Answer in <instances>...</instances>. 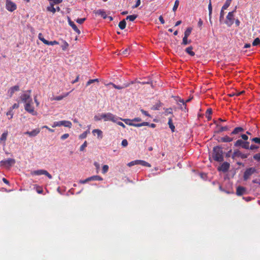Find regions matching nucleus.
I'll use <instances>...</instances> for the list:
<instances>
[{
    "instance_id": "obj_1",
    "label": "nucleus",
    "mask_w": 260,
    "mask_h": 260,
    "mask_svg": "<svg viewBox=\"0 0 260 260\" xmlns=\"http://www.w3.org/2000/svg\"><path fill=\"white\" fill-rule=\"evenodd\" d=\"M213 158L217 161H222L223 159V151L222 149L218 147H215L213 149L212 155Z\"/></svg>"
},
{
    "instance_id": "obj_2",
    "label": "nucleus",
    "mask_w": 260,
    "mask_h": 260,
    "mask_svg": "<svg viewBox=\"0 0 260 260\" xmlns=\"http://www.w3.org/2000/svg\"><path fill=\"white\" fill-rule=\"evenodd\" d=\"M103 118L104 121H112L113 122H116V119H121L120 117L110 112L103 113Z\"/></svg>"
},
{
    "instance_id": "obj_3",
    "label": "nucleus",
    "mask_w": 260,
    "mask_h": 260,
    "mask_svg": "<svg viewBox=\"0 0 260 260\" xmlns=\"http://www.w3.org/2000/svg\"><path fill=\"white\" fill-rule=\"evenodd\" d=\"M24 109L32 115H37V112L35 111L32 100L24 104Z\"/></svg>"
},
{
    "instance_id": "obj_4",
    "label": "nucleus",
    "mask_w": 260,
    "mask_h": 260,
    "mask_svg": "<svg viewBox=\"0 0 260 260\" xmlns=\"http://www.w3.org/2000/svg\"><path fill=\"white\" fill-rule=\"evenodd\" d=\"M64 126V127L71 128L72 126V124L71 121L68 120H62L58 121H55L52 125V127H55L57 126Z\"/></svg>"
},
{
    "instance_id": "obj_5",
    "label": "nucleus",
    "mask_w": 260,
    "mask_h": 260,
    "mask_svg": "<svg viewBox=\"0 0 260 260\" xmlns=\"http://www.w3.org/2000/svg\"><path fill=\"white\" fill-rule=\"evenodd\" d=\"M15 163V160L13 158H8L1 161V166L6 168H9Z\"/></svg>"
},
{
    "instance_id": "obj_6",
    "label": "nucleus",
    "mask_w": 260,
    "mask_h": 260,
    "mask_svg": "<svg viewBox=\"0 0 260 260\" xmlns=\"http://www.w3.org/2000/svg\"><path fill=\"white\" fill-rule=\"evenodd\" d=\"M30 90H27L24 91L20 96L21 100L25 104L29 101H32L30 96Z\"/></svg>"
},
{
    "instance_id": "obj_7",
    "label": "nucleus",
    "mask_w": 260,
    "mask_h": 260,
    "mask_svg": "<svg viewBox=\"0 0 260 260\" xmlns=\"http://www.w3.org/2000/svg\"><path fill=\"white\" fill-rule=\"evenodd\" d=\"M235 11L230 12L228 13L226 16V19L225 21V24L229 26H231L234 22V13Z\"/></svg>"
},
{
    "instance_id": "obj_8",
    "label": "nucleus",
    "mask_w": 260,
    "mask_h": 260,
    "mask_svg": "<svg viewBox=\"0 0 260 260\" xmlns=\"http://www.w3.org/2000/svg\"><path fill=\"white\" fill-rule=\"evenodd\" d=\"M6 7L10 12H13L17 9L16 5L11 0H6Z\"/></svg>"
},
{
    "instance_id": "obj_9",
    "label": "nucleus",
    "mask_w": 260,
    "mask_h": 260,
    "mask_svg": "<svg viewBox=\"0 0 260 260\" xmlns=\"http://www.w3.org/2000/svg\"><path fill=\"white\" fill-rule=\"evenodd\" d=\"M31 174L35 175H45L49 179H52V176L47 171L44 170H38L34 171L31 173Z\"/></svg>"
},
{
    "instance_id": "obj_10",
    "label": "nucleus",
    "mask_w": 260,
    "mask_h": 260,
    "mask_svg": "<svg viewBox=\"0 0 260 260\" xmlns=\"http://www.w3.org/2000/svg\"><path fill=\"white\" fill-rule=\"evenodd\" d=\"M40 132V129L39 128H35L31 131H27L24 133L25 135H28L30 137H34L37 136Z\"/></svg>"
},
{
    "instance_id": "obj_11",
    "label": "nucleus",
    "mask_w": 260,
    "mask_h": 260,
    "mask_svg": "<svg viewBox=\"0 0 260 260\" xmlns=\"http://www.w3.org/2000/svg\"><path fill=\"white\" fill-rule=\"evenodd\" d=\"M255 170L253 168H249L246 170L244 174V180H247L254 172Z\"/></svg>"
},
{
    "instance_id": "obj_12",
    "label": "nucleus",
    "mask_w": 260,
    "mask_h": 260,
    "mask_svg": "<svg viewBox=\"0 0 260 260\" xmlns=\"http://www.w3.org/2000/svg\"><path fill=\"white\" fill-rule=\"evenodd\" d=\"M230 168V164L227 162H224L220 167L218 168V170L223 172H226Z\"/></svg>"
},
{
    "instance_id": "obj_13",
    "label": "nucleus",
    "mask_w": 260,
    "mask_h": 260,
    "mask_svg": "<svg viewBox=\"0 0 260 260\" xmlns=\"http://www.w3.org/2000/svg\"><path fill=\"white\" fill-rule=\"evenodd\" d=\"M19 90V87L18 85H15L14 86L12 87L8 90V94L10 97H12L13 94L15 91H17Z\"/></svg>"
},
{
    "instance_id": "obj_14",
    "label": "nucleus",
    "mask_w": 260,
    "mask_h": 260,
    "mask_svg": "<svg viewBox=\"0 0 260 260\" xmlns=\"http://www.w3.org/2000/svg\"><path fill=\"white\" fill-rule=\"evenodd\" d=\"M191 100V99H187L186 102H185L183 100L179 99L178 100H176L178 104H179V103H181L183 106H181L180 108L183 110L184 109H186V105L185 104L186 103L189 102Z\"/></svg>"
},
{
    "instance_id": "obj_15",
    "label": "nucleus",
    "mask_w": 260,
    "mask_h": 260,
    "mask_svg": "<svg viewBox=\"0 0 260 260\" xmlns=\"http://www.w3.org/2000/svg\"><path fill=\"white\" fill-rule=\"evenodd\" d=\"M92 134L95 136L97 135L99 139L101 140L103 138V132L99 129H94L92 131Z\"/></svg>"
},
{
    "instance_id": "obj_16",
    "label": "nucleus",
    "mask_w": 260,
    "mask_h": 260,
    "mask_svg": "<svg viewBox=\"0 0 260 260\" xmlns=\"http://www.w3.org/2000/svg\"><path fill=\"white\" fill-rule=\"evenodd\" d=\"M122 121L128 125L133 126L136 127L137 124L133 122V119H122L121 118Z\"/></svg>"
},
{
    "instance_id": "obj_17",
    "label": "nucleus",
    "mask_w": 260,
    "mask_h": 260,
    "mask_svg": "<svg viewBox=\"0 0 260 260\" xmlns=\"http://www.w3.org/2000/svg\"><path fill=\"white\" fill-rule=\"evenodd\" d=\"M245 189L241 186H239L237 188V194L238 196H241L244 193Z\"/></svg>"
},
{
    "instance_id": "obj_18",
    "label": "nucleus",
    "mask_w": 260,
    "mask_h": 260,
    "mask_svg": "<svg viewBox=\"0 0 260 260\" xmlns=\"http://www.w3.org/2000/svg\"><path fill=\"white\" fill-rule=\"evenodd\" d=\"M137 165H141L143 166L150 167L151 165L148 162L142 160H137Z\"/></svg>"
},
{
    "instance_id": "obj_19",
    "label": "nucleus",
    "mask_w": 260,
    "mask_h": 260,
    "mask_svg": "<svg viewBox=\"0 0 260 260\" xmlns=\"http://www.w3.org/2000/svg\"><path fill=\"white\" fill-rule=\"evenodd\" d=\"M95 13L101 15L103 18L105 19L107 17L106 13L103 10H98L96 11Z\"/></svg>"
},
{
    "instance_id": "obj_20",
    "label": "nucleus",
    "mask_w": 260,
    "mask_h": 260,
    "mask_svg": "<svg viewBox=\"0 0 260 260\" xmlns=\"http://www.w3.org/2000/svg\"><path fill=\"white\" fill-rule=\"evenodd\" d=\"M68 95H69V93H67L65 94L62 95H59V96H55V97L51 99V100L52 101V100L60 101V100H62L64 98L66 97L67 96H68Z\"/></svg>"
},
{
    "instance_id": "obj_21",
    "label": "nucleus",
    "mask_w": 260,
    "mask_h": 260,
    "mask_svg": "<svg viewBox=\"0 0 260 260\" xmlns=\"http://www.w3.org/2000/svg\"><path fill=\"white\" fill-rule=\"evenodd\" d=\"M233 141V139L228 136H225L221 138V141L223 142H230Z\"/></svg>"
},
{
    "instance_id": "obj_22",
    "label": "nucleus",
    "mask_w": 260,
    "mask_h": 260,
    "mask_svg": "<svg viewBox=\"0 0 260 260\" xmlns=\"http://www.w3.org/2000/svg\"><path fill=\"white\" fill-rule=\"evenodd\" d=\"M185 51L188 54H189L190 55L193 56L194 55L195 53L193 51H192V47H187L186 50H185Z\"/></svg>"
},
{
    "instance_id": "obj_23",
    "label": "nucleus",
    "mask_w": 260,
    "mask_h": 260,
    "mask_svg": "<svg viewBox=\"0 0 260 260\" xmlns=\"http://www.w3.org/2000/svg\"><path fill=\"white\" fill-rule=\"evenodd\" d=\"M244 129L241 127H237L232 132V134H237L240 132H243Z\"/></svg>"
},
{
    "instance_id": "obj_24",
    "label": "nucleus",
    "mask_w": 260,
    "mask_h": 260,
    "mask_svg": "<svg viewBox=\"0 0 260 260\" xmlns=\"http://www.w3.org/2000/svg\"><path fill=\"white\" fill-rule=\"evenodd\" d=\"M134 82L133 81L131 82V83H125L122 86H119V85H117V86L116 87V89H123L124 88H125V87H127L128 86H129V85L131 84H133Z\"/></svg>"
},
{
    "instance_id": "obj_25",
    "label": "nucleus",
    "mask_w": 260,
    "mask_h": 260,
    "mask_svg": "<svg viewBox=\"0 0 260 260\" xmlns=\"http://www.w3.org/2000/svg\"><path fill=\"white\" fill-rule=\"evenodd\" d=\"M90 181L99 180L102 181L103 179L100 176L95 175L89 177Z\"/></svg>"
},
{
    "instance_id": "obj_26",
    "label": "nucleus",
    "mask_w": 260,
    "mask_h": 260,
    "mask_svg": "<svg viewBox=\"0 0 260 260\" xmlns=\"http://www.w3.org/2000/svg\"><path fill=\"white\" fill-rule=\"evenodd\" d=\"M103 113H101L99 115H95L93 118L94 121H98L101 120L102 119H103Z\"/></svg>"
},
{
    "instance_id": "obj_27",
    "label": "nucleus",
    "mask_w": 260,
    "mask_h": 260,
    "mask_svg": "<svg viewBox=\"0 0 260 260\" xmlns=\"http://www.w3.org/2000/svg\"><path fill=\"white\" fill-rule=\"evenodd\" d=\"M168 124H169V127L171 128V131L172 132H174L175 126L173 124L172 118H169V121H168Z\"/></svg>"
},
{
    "instance_id": "obj_28",
    "label": "nucleus",
    "mask_w": 260,
    "mask_h": 260,
    "mask_svg": "<svg viewBox=\"0 0 260 260\" xmlns=\"http://www.w3.org/2000/svg\"><path fill=\"white\" fill-rule=\"evenodd\" d=\"M231 0H226L225 4L222 7V10H226L230 5Z\"/></svg>"
},
{
    "instance_id": "obj_29",
    "label": "nucleus",
    "mask_w": 260,
    "mask_h": 260,
    "mask_svg": "<svg viewBox=\"0 0 260 260\" xmlns=\"http://www.w3.org/2000/svg\"><path fill=\"white\" fill-rule=\"evenodd\" d=\"M118 26L120 27V28L121 29H123L124 28H125V26H126V21H125V20L124 19V20L121 21L119 23Z\"/></svg>"
},
{
    "instance_id": "obj_30",
    "label": "nucleus",
    "mask_w": 260,
    "mask_h": 260,
    "mask_svg": "<svg viewBox=\"0 0 260 260\" xmlns=\"http://www.w3.org/2000/svg\"><path fill=\"white\" fill-rule=\"evenodd\" d=\"M192 30L191 27H188L184 32V37H188Z\"/></svg>"
},
{
    "instance_id": "obj_31",
    "label": "nucleus",
    "mask_w": 260,
    "mask_h": 260,
    "mask_svg": "<svg viewBox=\"0 0 260 260\" xmlns=\"http://www.w3.org/2000/svg\"><path fill=\"white\" fill-rule=\"evenodd\" d=\"M137 17V15H132L127 16L126 18V20H129V21H133L135 20V19Z\"/></svg>"
},
{
    "instance_id": "obj_32",
    "label": "nucleus",
    "mask_w": 260,
    "mask_h": 260,
    "mask_svg": "<svg viewBox=\"0 0 260 260\" xmlns=\"http://www.w3.org/2000/svg\"><path fill=\"white\" fill-rule=\"evenodd\" d=\"M58 42L56 41H48L46 40V42L45 43V44L48 45H57L58 44Z\"/></svg>"
},
{
    "instance_id": "obj_33",
    "label": "nucleus",
    "mask_w": 260,
    "mask_h": 260,
    "mask_svg": "<svg viewBox=\"0 0 260 260\" xmlns=\"http://www.w3.org/2000/svg\"><path fill=\"white\" fill-rule=\"evenodd\" d=\"M70 26L77 33H78V34H80V30L77 28V27L76 26L74 23H72V24Z\"/></svg>"
},
{
    "instance_id": "obj_34",
    "label": "nucleus",
    "mask_w": 260,
    "mask_h": 260,
    "mask_svg": "<svg viewBox=\"0 0 260 260\" xmlns=\"http://www.w3.org/2000/svg\"><path fill=\"white\" fill-rule=\"evenodd\" d=\"M179 4V0H176L175 2V3H174V7L173 8V11L174 12H175L176 11V10L177 9L178 7Z\"/></svg>"
},
{
    "instance_id": "obj_35",
    "label": "nucleus",
    "mask_w": 260,
    "mask_h": 260,
    "mask_svg": "<svg viewBox=\"0 0 260 260\" xmlns=\"http://www.w3.org/2000/svg\"><path fill=\"white\" fill-rule=\"evenodd\" d=\"M108 170H109V166L107 165H104L102 168V173L103 174L106 173L108 171Z\"/></svg>"
},
{
    "instance_id": "obj_36",
    "label": "nucleus",
    "mask_w": 260,
    "mask_h": 260,
    "mask_svg": "<svg viewBox=\"0 0 260 260\" xmlns=\"http://www.w3.org/2000/svg\"><path fill=\"white\" fill-rule=\"evenodd\" d=\"M244 142L242 140H238L235 143V146L236 147L242 146Z\"/></svg>"
},
{
    "instance_id": "obj_37",
    "label": "nucleus",
    "mask_w": 260,
    "mask_h": 260,
    "mask_svg": "<svg viewBox=\"0 0 260 260\" xmlns=\"http://www.w3.org/2000/svg\"><path fill=\"white\" fill-rule=\"evenodd\" d=\"M187 38H188V37L184 36V37L183 38V40H182V44L183 45H186L187 44H188L189 43H190V41H188V40H187Z\"/></svg>"
},
{
    "instance_id": "obj_38",
    "label": "nucleus",
    "mask_w": 260,
    "mask_h": 260,
    "mask_svg": "<svg viewBox=\"0 0 260 260\" xmlns=\"http://www.w3.org/2000/svg\"><path fill=\"white\" fill-rule=\"evenodd\" d=\"M7 136H8L7 132L4 133L1 136L0 140L1 141H6L7 139Z\"/></svg>"
},
{
    "instance_id": "obj_39",
    "label": "nucleus",
    "mask_w": 260,
    "mask_h": 260,
    "mask_svg": "<svg viewBox=\"0 0 260 260\" xmlns=\"http://www.w3.org/2000/svg\"><path fill=\"white\" fill-rule=\"evenodd\" d=\"M6 115L7 116H10L9 119H12L13 117L14 113L13 112V110L12 109H9L8 111L7 112Z\"/></svg>"
},
{
    "instance_id": "obj_40",
    "label": "nucleus",
    "mask_w": 260,
    "mask_h": 260,
    "mask_svg": "<svg viewBox=\"0 0 260 260\" xmlns=\"http://www.w3.org/2000/svg\"><path fill=\"white\" fill-rule=\"evenodd\" d=\"M208 10H209V19H210L211 17L212 8L211 5V3L210 2L209 4L208 5Z\"/></svg>"
},
{
    "instance_id": "obj_41",
    "label": "nucleus",
    "mask_w": 260,
    "mask_h": 260,
    "mask_svg": "<svg viewBox=\"0 0 260 260\" xmlns=\"http://www.w3.org/2000/svg\"><path fill=\"white\" fill-rule=\"evenodd\" d=\"M47 10L52 12L53 13H55L56 9L53 7V5L52 4L50 7H48L47 8Z\"/></svg>"
},
{
    "instance_id": "obj_42",
    "label": "nucleus",
    "mask_w": 260,
    "mask_h": 260,
    "mask_svg": "<svg viewBox=\"0 0 260 260\" xmlns=\"http://www.w3.org/2000/svg\"><path fill=\"white\" fill-rule=\"evenodd\" d=\"M260 45V39L258 38H256L252 43L253 46Z\"/></svg>"
},
{
    "instance_id": "obj_43",
    "label": "nucleus",
    "mask_w": 260,
    "mask_h": 260,
    "mask_svg": "<svg viewBox=\"0 0 260 260\" xmlns=\"http://www.w3.org/2000/svg\"><path fill=\"white\" fill-rule=\"evenodd\" d=\"M68 46V43L66 41H63V44L61 46V47L63 50H66Z\"/></svg>"
},
{
    "instance_id": "obj_44",
    "label": "nucleus",
    "mask_w": 260,
    "mask_h": 260,
    "mask_svg": "<svg viewBox=\"0 0 260 260\" xmlns=\"http://www.w3.org/2000/svg\"><path fill=\"white\" fill-rule=\"evenodd\" d=\"M165 109V114L168 115V114H172L173 112L172 108H167Z\"/></svg>"
},
{
    "instance_id": "obj_45",
    "label": "nucleus",
    "mask_w": 260,
    "mask_h": 260,
    "mask_svg": "<svg viewBox=\"0 0 260 260\" xmlns=\"http://www.w3.org/2000/svg\"><path fill=\"white\" fill-rule=\"evenodd\" d=\"M149 125V123L147 122H143L140 123H137L136 127H141L143 126H147Z\"/></svg>"
},
{
    "instance_id": "obj_46",
    "label": "nucleus",
    "mask_w": 260,
    "mask_h": 260,
    "mask_svg": "<svg viewBox=\"0 0 260 260\" xmlns=\"http://www.w3.org/2000/svg\"><path fill=\"white\" fill-rule=\"evenodd\" d=\"M129 48H127L125 49L121 52V54L122 55H125V56H126L128 54H129Z\"/></svg>"
},
{
    "instance_id": "obj_47",
    "label": "nucleus",
    "mask_w": 260,
    "mask_h": 260,
    "mask_svg": "<svg viewBox=\"0 0 260 260\" xmlns=\"http://www.w3.org/2000/svg\"><path fill=\"white\" fill-rule=\"evenodd\" d=\"M38 38L40 40L42 41L44 44L46 41V40L44 39L42 33H39L38 35Z\"/></svg>"
},
{
    "instance_id": "obj_48",
    "label": "nucleus",
    "mask_w": 260,
    "mask_h": 260,
    "mask_svg": "<svg viewBox=\"0 0 260 260\" xmlns=\"http://www.w3.org/2000/svg\"><path fill=\"white\" fill-rule=\"evenodd\" d=\"M95 82H99V80L98 79H90L89 80H88V81L86 83V86H88L90 84H91V83H93Z\"/></svg>"
},
{
    "instance_id": "obj_49",
    "label": "nucleus",
    "mask_w": 260,
    "mask_h": 260,
    "mask_svg": "<svg viewBox=\"0 0 260 260\" xmlns=\"http://www.w3.org/2000/svg\"><path fill=\"white\" fill-rule=\"evenodd\" d=\"M120 120H121V119H116V122H114V123H117L118 125L122 126L123 128H125V125L123 123L120 121Z\"/></svg>"
},
{
    "instance_id": "obj_50",
    "label": "nucleus",
    "mask_w": 260,
    "mask_h": 260,
    "mask_svg": "<svg viewBox=\"0 0 260 260\" xmlns=\"http://www.w3.org/2000/svg\"><path fill=\"white\" fill-rule=\"evenodd\" d=\"M87 146V143L86 141H85L84 143L81 146L80 148V150L81 151H83L84 150V149L85 147H86Z\"/></svg>"
},
{
    "instance_id": "obj_51",
    "label": "nucleus",
    "mask_w": 260,
    "mask_h": 260,
    "mask_svg": "<svg viewBox=\"0 0 260 260\" xmlns=\"http://www.w3.org/2000/svg\"><path fill=\"white\" fill-rule=\"evenodd\" d=\"M242 147L245 149H249V142H244L243 145H242Z\"/></svg>"
},
{
    "instance_id": "obj_52",
    "label": "nucleus",
    "mask_w": 260,
    "mask_h": 260,
    "mask_svg": "<svg viewBox=\"0 0 260 260\" xmlns=\"http://www.w3.org/2000/svg\"><path fill=\"white\" fill-rule=\"evenodd\" d=\"M251 141L255 143L260 144V138H253Z\"/></svg>"
},
{
    "instance_id": "obj_53",
    "label": "nucleus",
    "mask_w": 260,
    "mask_h": 260,
    "mask_svg": "<svg viewBox=\"0 0 260 260\" xmlns=\"http://www.w3.org/2000/svg\"><path fill=\"white\" fill-rule=\"evenodd\" d=\"M160 107V104H157L154 106H153L151 108L152 110H158L159 107Z\"/></svg>"
},
{
    "instance_id": "obj_54",
    "label": "nucleus",
    "mask_w": 260,
    "mask_h": 260,
    "mask_svg": "<svg viewBox=\"0 0 260 260\" xmlns=\"http://www.w3.org/2000/svg\"><path fill=\"white\" fill-rule=\"evenodd\" d=\"M136 165H137V160L131 161L130 162L127 164V166L128 167H132Z\"/></svg>"
},
{
    "instance_id": "obj_55",
    "label": "nucleus",
    "mask_w": 260,
    "mask_h": 260,
    "mask_svg": "<svg viewBox=\"0 0 260 260\" xmlns=\"http://www.w3.org/2000/svg\"><path fill=\"white\" fill-rule=\"evenodd\" d=\"M253 158L255 160L260 161V153L255 154L253 156Z\"/></svg>"
},
{
    "instance_id": "obj_56",
    "label": "nucleus",
    "mask_w": 260,
    "mask_h": 260,
    "mask_svg": "<svg viewBox=\"0 0 260 260\" xmlns=\"http://www.w3.org/2000/svg\"><path fill=\"white\" fill-rule=\"evenodd\" d=\"M88 181H90L89 177L87 178V179L85 180H81L79 181V183L81 184H85L87 183Z\"/></svg>"
},
{
    "instance_id": "obj_57",
    "label": "nucleus",
    "mask_w": 260,
    "mask_h": 260,
    "mask_svg": "<svg viewBox=\"0 0 260 260\" xmlns=\"http://www.w3.org/2000/svg\"><path fill=\"white\" fill-rule=\"evenodd\" d=\"M211 113H212V110H211V109H207V110L206 111V115H207V117H208V119L211 118L210 117H209V115H211Z\"/></svg>"
},
{
    "instance_id": "obj_58",
    "label": "nucleus",
    "mask_w": 260,
    "mask_h": 260,
    "mask_svg": "<svg viewBox=\"0 0 260 260\" xmlns=\"http://www.w3.org/2000/svg\"><path fill=\"white\" fill-rule=\"evenodd\" d=\"M85 20V18H79L76 20V22L79 24H82Z\"/></svg>"
},
{
    "instance_id": "obj_59",
    "label": "nucleus",
    "mask_w": 260,
    "mask_h": 260,
    "mask_svg": "<svg viewBox=\"0 0 260 260\" xmlns=\"http://www.w3.org/2000/svg\"><path fill=\"white\" fill-rule=\"evenodd\" d=\"M228 130V126H221L220 127V129L219 130V132H223V131H226Z\"/></svg>"
},
{
    "instance_id": "obj_60",
    "label": "nucleus",
    "mask_w": 260,
    "mask_h": 260,
    "mask_svg": "<svg viewBox=\"0 0 260 260\" xmlns=\"http://www.w3.org/2000/svg\"><path fill=\"white\" fill-rule=\"evenodd\" d=\"M121 145L123 147H126L128 145L127 141L126 139H124L122 141Z\"/></svg>"
},
{
    "instance_id": "obj_61",
    "label": "nucleus",
    "mask_w": 260,
    "mask_h": 260,
    "mask_svg": "<svg viewBox=\"0 0 260 260\" xmlns=\"http://www.w3.org/2000/svg\"><path fill=\"white\" fill-rule=\"evenodd\" d=\"M141 112L142 114H143L144 115L148 117H151L150 115L146 111L144 110L143 109H141Z\"/></svg>"
},
{
    "instance_id": "obj_62",
    "label": "nucleus",
    "mask_w": 260,
    "mask_h": 260,
    "mask_svg": "<svg viewBox=\"0 0 260 260\" xmlns=\"http://www.w3.org/2000/svg\"><path fill=\"white\" fill-rule=\"evenodd\" d=\"M140 4H141V0H137L135 5L133 6V8L134 9V8H137L138 7H139L140 6Z\"/></svg>"
},
{
    "instance_id": "obj_63",
    "label": "nucleus",
    "mask_w": 260,
    "mask_h": 260,
    "mask_svg": "<svg viewBox=\"0 0 260 260\" xmlns=\"http://www.w3.org/2000/svg\"><path fill=\"white\" fill-rule=\"evenodd\" d=\"M86 137H87V135L84 132L82 134H81V135H80V136H79V137L80 139H84V138H86Z\"/></svg>"
},
{
    "instance_id": "obj_64",
    "label": "nucleus",
    "mask_w": 260,
    "mask_h": 260,
    "mask_svg": "<svg viewBox=\"0 0 260 260\" xmlns=\"http://www.w3.org/2000/svg\"><path fill=\"white\" fill-rule=\"evenodd\" d=\"M69 137V135L68 134H64L61 136V139L62 140H65L67 139Z\"/></svg>"
}]
</instances>
